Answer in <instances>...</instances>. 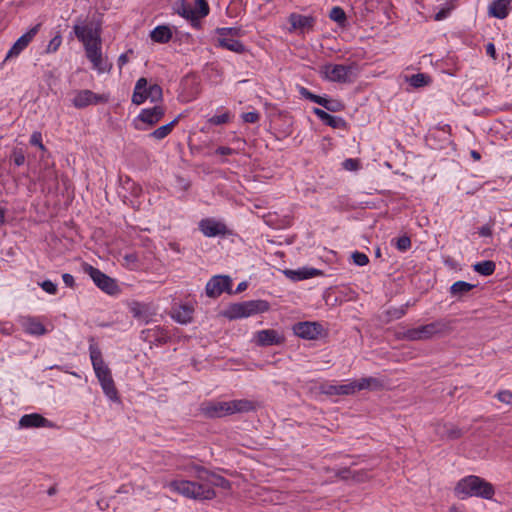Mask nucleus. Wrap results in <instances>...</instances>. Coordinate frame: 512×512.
<instances>
[{
  "label": "nucleus",
  "instance_id": "2eb2a0df",
  "mask_svg": "<svg viewBox=\"0 0 512 512\" xmlns=\"http://www.w3.org/2000/svg\"><path fill=\"white\" fill-rule=\"evenodd\" d=\"M253 341L261 347L282 345L285 341L283 333L274 329L259 330L254 333Z\"/></svg>",
  "mask_w": 512,
  "mask_h": 512
},
{
  "label": "nucleus",
  "instance_id": "0e129e2a",
  "mask_svg": "<svg viewBox=\"0 0 512 512\" xmlns=\"http://www.w3.org/2000/svg\"><path fill=\"white\" fill-rule=\"evenodd\" d=\"M470 155L471 157L473 158L474 161H479L481 159V155L478 151L476 150H471L470 151Z\"/></svg>",
  "mask_w": 512,
  "mask_h": 512
},
{
  "label": "nucleus",
  "instance_id": "7ed1b4c3",
  "mask_svg": "<svg viewBox=\"0 0 512 512\" xmlns=\"http://www.w3.org/2000/svg\"><path fill=\"white\" fill-rule=\"evenodd\" d=\"M89 354L93 370L104 394L113 402L119 401L111 371L104 362L102 352L93 338L89 340Z\"/></svg>",
  "mask_w": 512,
  "mask_h": 512
},
{
  "label": "nucleus",
  "instance_id": "412c9836",
  "mask_svg": "<svg viewBox=\"0 0 512 512\" xmlns=\"http://www.w3.org/2000/svg\"><path fill=\"white\" fill-rule=\"evenodd\" d=\"M289 22L293 30H296L301 34H304L313 29L315 21L314 18L311 16L292 13L289 16Z\"/></svg>",
  "mask_w": 512,
  "mask_h": 512
},
{
  "label": "nucleus",
  "instance_id": "473e14b6",
  "mask_svg": "<svg viewBox=\"0 0 512 512\" xmlns=\"http://www.w3.org/2000/svg\"><path fill=\"white\" fill-rule=\"evenodd\" d=\"M430 82L429 76L424 73H417L409 78V84L414 88H420Z\"/></svg>",
  "mask_w": 512,
  "mask_h": 512
},
{
  "label": "nucleus",
  "instance_id": "864d4df0",
  "mask_svg": "<svg viewBox=\"0 0 512 512\" xmlns=\"http://www.w3.org/2000/svg\"><path fill=\"white\" fill-rule=\"evenodd\" d=\"M124 260L127 266L134 267L138 261L137 256L133 253L126 254Z\"/></svg>",
  "mask_w": 512,
  "mask_h": 512
},
{
  "label": "nucleus",
  "instance_id": "c85d7f7f",
  "mask_svg": "<svg viewBox=\"0 0 512 512\" xmlns=\"http://www.w3.org/2000/svg\"><path fill=\"white\" fill-rule=\"evenodd\" d=\"M178 123V118H175L170 123L165 124L163 126H160L159 128L155 129L152 133H150V137L155 140H162L165 137H167L175 127V125Z\"/></svg>",
  "mask_w": 512,
  "mask_h": 512
},
{
  "label": "nucleus",
  "instance_id": "4d7b16f0",
  "mask_svg": "<svg viewBox=\"0 0 512 512\" xmlns=\"http://www.w3.org/2000/svg\"><path fill=\"white\" fill-rule=\"evenodd\" d=\"M216 154L218 155H223V156H226V155H231L234 153V150L229 148V147H224V146H221V147H218L215 151Z\"/></svg>",
  "mask_w": 512,
  "mask_h": 512
},
{
  "label": "nucleus",
  "instance_id": "39448f33",
  "mask_svg": "<svg viewBox=\"0 0 512 512\" xmlns=\"http://www.w3.org/2000/svg\"><path fill=\"white\" fill-rule=\"evenodd\" d=\"M251 401L239 399L232 401H210L203 403L201 411L210 418H221L234 413L248 412L253 409Z\"/></svg>",
  "mask_w": 512,
  "mask_h": 512
},
{
  "label": "nucleus",
  "instance_id": "79ce46f5",
  "mask_svg": "<svg viewBox=\"0 0 512 512\" xmlns=\"http://www.w3.org/2000/svg\"><path fill=\"white\" fill-rule=\"evenodd\" d=\"M496 398L507 405L512 406V392L510 390H502L496 394Z\"/></svg>",
  "mask_w": 512,
  "mask_h": 512
},
{
  "label": "nucleus",
  "instance_id": "c9c22d12",
  "mask_svg": "<svg viewBox=\"0 0 512 512\" xmlns=\"http://www.w3.org/2000/svg\"><path fill=\"white\" fill-rule=\"evenodd\" d=\"M444 428L445 431L442 435L448 439H457L463 434L462 430L454 425H450L448 427L445 426Z\"/></svg>",
  "mask_w": 512,
  "mask_h": 512
},
{
  "label": "nucleus",
  "instance_id": "052dcab7",
  "mask_svg": "<svg viewBox=\"0 0 512 512\" xmlns=\"http://www.w3.org/2000/svg\"><path fill=\"white\" fill-rule=\"evenodd\" d=\"M350 470L344 469L337 473V475L342 479H347L350 476Z\"/></svg>",
  "mask_w": 512,
  "mask_h": 512
},
{
  "label": "nucleus",
  "instance_id": "49530a36",
  "mask_svg": "<svg viewBox=\"0 0 512 512\" xmlns=\"http://www.w3.org/2000/svg\"><path fill=\"white\" fill-rule=\"evenodd\" d=\"M12 158L17 166H22L25 163V155L21 149H14L12 152Z\"/></svg>",
  "mask_w": 512,
  "mask_h": 512
},
{
  "label": "nucleus",
  "instance_id": "9d476101",
  "mask_svg": "<svg viewBox=\"0 0 512 512\" xmlns=\"http://www.w3.org/2000/svg\"><path fill=\"white\" fill-rule=\"evenodd\" d=\"M163 92L162 88L158 84L148 85L146 78L141 77L136 81L133 94L132 103L135 105H141L146 100L151 102H158L162 100Z\"/></svg>",
  "mask_w": 512,
  "mask_h": 512
},
{
  "label": "nucleus",
  "instance_id": "ddd939ff",
  "mask_svg": "<svg viewBox=\"0 0 512 512\" xmlns=\"http://www.w3.org/2000/svg\"><path fill=\"white\" fill-rule=\"evenodd\" d=\"M108 101L109 95L107 94H97L89 89H82L74 92L72 105L77 109H83L90 105L104 104Z\"/></svg>",
  "mask_w": 512,
  "mask_h": 512
},
{
  "label": "nucleus",
  "instance_id": "774afa93",
  "mask_svg": "<svg viewBox=\"0 0 512 512\" xmlns=\"http://www.w3.org/2000/svg\"><path fill=\"white\" fill-rule=\"evenodd\" d=\"M54 493H55V489L54 488L49 489V491H48L49 495H53Z\"/></svg>",
  "mask_w": 512,
  "mask_h": 512
},
{
  "label": "nucleus",
  "instance_id": "4be33fe9",
  "mask_svg": "<svg viewBox=\"0 0 512 512\" xmlns=\"http://www.w3.org/2000/svg\"><path fill=\"white\" fill-rule=\"evenodd\" d=\"M19 428H38V427H50L51 423L49 420L44 418L38 413H31L23 415L19 422Z\"/></svg>",
  "mask_w": 512,
  "mask_h": 512
},
{
  "label": "nucleus",
  "instance_id": "dca6fc26",
  "mask_svg": "<svg viewBox=\"0 0 512 512\" xmlns=\"http://www.w3.org/2000/svg\"><path fill=\"white\" fill-rule=\"evenodd\" d=\"M199 230L206 237L225 236L229 230L226 224L215 218L202 219L198 224Z\"/></svg>",
  "mask_w": 512,
  "mask_h": 512
},
{
  "label": "nucleus",
  "instance_id": "5701e85b",
  "mask_svg": "<svg viewBox=\"0 0 512 512\" xmlns=\"http://www.w3.org/2000/svg\"><path fill=\"white\" fill-rule=\"evenodd\" d=\"M511 11V0H494L488 6L490 16L505 19Z\"/></svg>",
  "mask_w": 512,
  "mask_h": 512
},
{
  "label": "nucleus",
  "instance_id": "58836bf2",
  "mask_svg": "<svg viewBox=\"0 0 512 512\" xmlns=\"http://www.w3.org/2000/svg\"><path fill=\"white\" fill-rule=\"evenodd\" d=\"M302 95L305 96L310 101L317 103L323 107L325 106V104H327V98L321 97L319 95H315V94L309 92L305 88L302 89Z\"/></svg>",
  "mask_w": 512,
  "mask_h": 512
},
{
  "label": "nucleus",
  "instance_id": "20e7f679",
  "mask_svg": "<svg viewBox=\"0 0 512 512\" xmlns=\"http://www.w3.org/2000/svg\"><path fill=\"white\" fill-rule=\"evenodd\" d=\"M454 495L461 500L478 497L492 500L495 495L494 486L476 475H468L461 478L454 487Z\"/></svg>",
  "mask_w": 512,
  "mask_h": 512
},
{
  "label": "nucleus",
  "instance_id": "6e6552de",
  "mask_svg": "<svg viewBox=\"0 0 512 512\" xmlns=\"http://www.w3.org/2000/svg\"><path fill=\"white\" fill-rule=\"evenodd\" d=\"M322 77L335 83H352L358 75V66L355 63L349 65L326 63L321 66Z\"/></svg>",
  "mask_w": 512,
  "mask_h": 512
},
{
  "label": "nucleus",
  "instance_id": "c756f323",
  "mask_svg": "<svg viewBox=\"0 0 512 512\" xmlns=\"http://www.w3.org/2000/svg\"><path fill=\"white\" fill-rule=\"evenodd\" d=\"M214 32L216 36H230L237 39L244 37L246 34L242 27H218Z\"/></svg>",
  "mask_w": 512,
  "mask_h": 512
},
{
  "label": "nucleus",
  "instance_id": "b1692460",
  "mask_svg": "<svg viewBox=\"0 0 512 512\" xmlns=\"http://www.w3.org/2000/svg\"><path fill=\"white\" fill-rule=\"evenodd\" d=\"M284 274L292 281H301L318 275L319 271L314 268H299L296 270L287 269L284 271Z\"/></svg>",
  "mask_w": 512,
  "mask_h": 512
},
{
  "label": "nucleus",
  "instance_id": "8fccbe9b",
  "mask_svg": "<svg viewBox=\"0 0 512 512\" xmlns=\"http://www.w3.org/2000/svg\"><path fill=\"white\" fill-rule=\"evenodd\" d=\"M324 108L328 111L337 112L342 110L343 105L337 100L327 99V104H325Z\"/></svg>",
  "mask_w": 512,
  "mask_h": 512
},
{
  "label": "nucleus",
  "instance_id": "a19ab883",
  "mask_svg": "<svg viewBox=\"0 0 512 512\" xmlns=\"http://www.w3.org/2000/svg\"><path fill=\"white\" fill-rule=\"evenodd\" d=\"M30 144L37 146L40 150L45 151L46 148L42 143V134L39 131H34L30 137Z\"/></svg>",
  "mask_w": 512,
  "mask_h": 512
},
{
  "label": "nucleus",
  "instance_id": "bf43d9fd",
  "mask_svg": "<svg viewBox=\"0 0 512 512\" xmlns=\"http://www.w3.org/2000/svg\"><path fill=\"white\" fill-rule=\"evenodd\" d=\"M129 62V57L126 53L121 54L118 57V67L119 69H122L124 65H126Z\"/></svg>",
  "mask_w": 512,
  "mask_h": 512
},
{
  "label": "nucleus",
  "instance_id": "de8ad7c7",
  "mask_svg": "<svg viewBox=\"0 0 512 512\" xmlns=\"http://www.w3.org/2000/svg\"><path fill=\"white\" fill-rule=\"evenodd\" d=\"M452 10V6L451 5H446L445 7L441 8L434 16V19L436 21H441V20H444L445 18L448 17V15L450 14Z\"/></svg>",
  "mask_w": 512,
  "mask_h": 512
},
{
  "label": "nucleus",
  "instance_id": "e2e57ef3",
  "mask_svg": "<svg viewBox=\"0 0 512 512\" xmlns=\"http://www.w3.org/2000/svg\"><path fill=\"white\" fill-rule=\"evenodd\" d=\"M449 512H466L464 510L463 507L461 506H457V505H452L450 508H449Z\"/></svg>",
  "mask_w": 512,
  "mask_h": 512
},
{
  "label": "nucleus",
  "instance_id": "f8f14e48",
  "mask_svg": "<svg viewBox=\"0 0 512 512\" xmlns=\"http://www.w3.org/2000/svg\"><path fill=\"white\" fill-rule=\"evenodd\" d=\"M165 115V108L156 105L152 108L142 109L135 118V128L137 130H147L156 125Z\"/></svg>",
  "mask_w": 512,
  "mask_h": 512
},
{
  "label": "nucleus",
  "instance_id": "ea45409f",
  "mask_svg": "<svg viewBox=\"0 0 512 512\" xmlns=\"http://www.w3.org/2000/svg\"><path fill=\"white\" fill-rule=\"evenodd\" d=\"M410 247H411V240L408 236H402L396 240V248L399 251L405 252L408 249H410Z\"/></svg>",
  "mask_w": 512,
  "mask_h": 512
},
{
  "label": "nucleus",
  "instance_id": "680f3d73",
  "mask_svg": "<svg viewBox=\"0 0 512 512\" xmlns=\"http://www.w3.org/2000/svg\"><path fill=\"white\" fill-rule=\"evenodd\" d=\"M247 286H248V284H247V282H245V281H243V282L239 283V284H238V286H237V288H236L235 293H240V292H242V291L246 290Z\"/></svg>",
  "mask_w": 512,
  "mask_h": 512
},
{
  "label": "nucleus",
  "instance_id": "393cba45",
  "mask_svg": "<svg viewBox=\"0 0 512 512\" xmlns=\"http://www.w3.org/2000/svg\"><path fill=\"white\" fill-rule=\"evenodd\" d=\"M173 36L171 28L167 25H158L150 32V38L156 43H168Z\"/></svg>",
  "mask_w": 512,
  "mask_h": 512
},
{
  "label": "nucleus",
  "instance_id": "bb28decb",
  "mask_svg": "<svg viewBox=\"0 0 512 512\" xmlns=\"http://www.w3.org/2000/svg\"><path fill=\"white\" fill-rule=\"evenodd\" d=\"M313 113L322 120L325 124L333 127L338 128L341 124L344 123L343 119L340 117L332 116L326 111L320 109V108H314Z\"/></svg>",
  "mask_w": 512,
  "mask_h": 512
},
{
  "label": "nucleus",
  "instance_id": "a878e982",
  "mask_svg": "<svg viewBox=\"0 0 512 512\" xmlns=\"http://www.w3.org/2000/svg\"><path fill=\"white\" fill-rule=\"evenodd\" d=\"M194 308L185 304L175 308L172 312V318L180 324H187L192 321Z\"/></svg>",
  "mask_w": 512,
  "mask_h": 512
},
{
  "label": "nucleus",
  "instance_id": "2f4dec72",
  "mask_svg": "<svg viewBox=\"0 0 512 512\" xmlns=\"http://www.w3.org/2000/svg\"><path fill=\"white\" fill-rule=\"evenodd\" d=\"M474 285L465 282V281H457L450 287V293L453 296H463L464 294L468 293Z\"/></svg>",
  "mask_w": 512,
  "mask_h": 512
},
{
  "label": "nucleus",
  "instance_id": "72a5a7b5",
  "mask_svg": "<svg viewBox=\"0 0 512 512\" xmlns=\"http://www.w3.org/2000/svg\"><path fill=\"white\" fill-rule=\"evenodd\" d=\"M178 13L185 17L186 19H191V20H194V19H198L200 18L198 15H197V12L196 10L194 9L193 6H191L190 4H186L185 2H183L180 7L178 8Z\"/></svg>",
  "mask_w": 512,
  "mask_h": 512
},
{
  "label": "nucleus",
  "instance_id": "f3484780",
  "mask_svg": "<svg viewBox=\"0 0 512 512\" xmlns=\"http://www.w3.org/2000/svg\"><path fill=\"white\" fill-rule=\"evenodd\" d=\"M40 29V24H36L30 28L26 33L21 35L16 42L12 45L6 54L5 60L17 57L21 52L31 43Z\"/></svg>",
  "mask_w": 512,
  "mask_h": 512
},
{
  "label": "nucleus",
  "instance_id": "4c0bfd02",
  "mask_svg": "<svg viewBox=\"0 0 512 512\" xmlns=\"http://www.w3.org/2000/svg\"><path fill=\"white\" fill-rule=\"evenodd\" d=\"M61 44H62V37L60 35H56L49 41V43L45 49V53H47V54L55 53L59 49Z\"/></svg>",
  "mask_w": 512,
  "mask_h": 512
},
{
  "label": "nucleus",
  "instance_id": "aec40b11",
  "mask_svg": "<svg viewBox=\"0 0 512 512\" xmlns=\"http://www.w3.org/2000/svg\"><path fill=\"white\" fill-rule=\"evenodd\" d=\"M215 41L216 47L229 50L236 54H243L246 52L245 45L237 38L230 36H216Z\"/></svg>",
  "mask_w": 512,
  "mask_h": 512
},
{
  "label": "nucleus",
  "instance_id": "c03bdc74",
  "mask_svg": "<svg viewBox=\"0 0 512 512\" xmlns=\"http://www.w3.org/2000/svg\"><path fill=\"white\" fill-rule=\"evenodd\" d=\"M330 18L336 22L345 20V13L340 7H333L330 12Z\"/></svg>",
  "mask_w": 512,
  "mask_h": 512
},
{
  "label": "nucleus",
  "instance_id": "7c9ffc66",
  "mask_svg": "<svg viewBox=\"0 0 512 512\" xmlns=\"http://www.w3.org/2000/svg\"><path fill=\"white\" fill-rule=\"evenodd\" d=\"M473 268L477 273L483 276H489L494 273L496 265L493 261L486 260L476 263Z\"/></svg>",
  "mask_w": 512,
  "mask_h": 512
},
{
  "label": "nucleus",
  "instance_id": "423d86ee",
  "mask_svg": "<svg viewBox=\"0 0 512 512\" xmlns=\"http://www.w3.org/2000/svg\"><path fill=\"white\" fill-rule=\"evenodd\" d=\"M381 386L377 378L363 377L343 384L328 385L324 388V392L328 395H353L361 390H376Z\"/></svg>",
  "mask_w": 512,
  "mask_h": 512
},
{
  "label": "nucleus",
  "instance_id": "4468645a",
  "mask_svg": "<svg viewBox=\"0 0 512 512\" xmlns=\"http://www.w3.org/2000/svg\"><path fill=\"white\" fill-rule=\"evenodd\" d=\"M232 281L230 277L224 275L213 276L206 284L205 290L209 297L216 298L223 292H231Z\"/></svg>",
  "mask_w": 512,
  "mask_h": 512
},
{
  "label": "nucleus",
  "instance_id": "cd10ccee",
  "mask_svg": "<svg viewBox=\"0 0 512 512\" xmlns=\"http://www.w3.org/2000/svg\"><path fill=\"white\" fill-rule=\"evenodd\" d=\"M142 337L145 340L154 338L158 342H166L169 336L163 328L156 326L154 328L142 331Z\"/></svg>",
  "mask_w": 512,
  "mask_h": 512
},
{
  "label": "nucleus",
  "instance_id": "9b49d317",
  "mask_svg": "<svg viewBox=\"0 0 512 512\" xmlns=\"http://www.w3.org/2000/svg\"><path fill=\"white\" fill-rule=\"evenodd\" d=\"M84 271L90 276L94 284L101 289L103 292L109 295H116L120 293V288L115 279L104 274L99 269L86 265Z\"/></svg>",
  "mask_w": 512,
  "mask_h": 512
},
{
  "label": "nucleus",
  "instance_id": "37998d69",
  "mask_svg": "<svg viewBox=\"0 0 512 512\" xmlns=\"http://www.w3.org/2000/svg\"><path fill=\"white\" fill-rule=\"evenodd\" d=\"M352 259H353V262L358 266H365L369 262L368 256L366 254H364L362 252H358V251H356L352 254Z\"/></svg>",
  "mask_w": 512,
  "mask_h": 512
},
{
  "label": "nucleus",
  "instance_id": "6ab92c4d",
  "mask_svg": "<svg viewBox=\"0 0 512 512\" xmlns=\"http://www.w3.org/2000/svg\"><path fill=\"white\" fill-rule=\"evenodd\" d=\"M322 331V325L317 322H299L293 326L294 334L307 340L317 339Z\"/></svg>",
  "mask_w": 512,
  "mask_h": 512
},
{
  "label": "nucleus",
  "instance_id": "f704fd0d",
  "mask_svg": "<svg viewBox=\"0 0 512 512\" xmlns=\"http://www.w3.org/2000/svg\"><path fill=\"white\" fill-rule=\"evenodd\" d=\"M232 118V114L228 110H224L221 114H216L209 118L208 122L212 125H222L228 123Z\"/></svg>",
  "mask_w": 512,
  "mask_h": 512
},
{
  "label": "nucleus",
  "instance_id": "a211bd4d",
  "mask_svg": "<svg viewBox=\"0 0 512 512\" xmlns=\"http://www.w3.org/2000/svg\"><path fill=\"white\" fill-rule=\"evenodd\" d=\"M17 322L25 333L32 336H42L48 332L40 317L19 316Z\"/></svg>",
  "mask_w": 512,
  "mask_h": 512
},
{
  "label": "nucleus",
  "instance_id": "6e6d98bb",
  "mask_svg": "<svg viewBox=\"0 0 512 512\" xmlns=\"http://www.w3.org/2000/svg\"><path fill=\"white\" fill-rule=\"evenodd\" d=\"M478 233L482 237H489L492 235V229L489 225H484L479 228Z\"/></svg>",
  "mask_w": 512,
  "mask_h": 512
},
{
  "label": "nucleus",
  "instance_id": "f03ea898",
  "mask_svg": "<svg viewBox=\"0 0 512 512\" xmlns=\"http://www.w3.org/2000/svg\"><path fill=\"white\" fill-rule=\"evenodd\" d=\"M73 32L77 39L82 42L86 57L92 63V68L99 74L109 72L111 65L102 55V41L100 30L84 20L77 19Z\"/></svg>",
  "mask_w": 512,
  "mask_h": 512
},
{
  "label": "nucleus",
  "instance_id": "3c124183",
  "mask_svg": "<svg viewBox=\"0 0 512 512\" xmlns=\"http://www.w3.org/2000/svg\"><path fill=\"white\" fill-rule=\"evenodd\" d=\"M343 168L347 171H355L359 167V163L356 159L348 158L342 163Z\"/></svg>",
  "mask_w": 512,
  "mask_h": 512
},
{
  "label": "nucleus",
  "instance_id": "e433bc0d",
  "mask_svg": "<svg viewBox=\"0 0 512 512\" xmlns=\"http://www.w3.org/2000/svg\"><path fill=\"white\" fill-rule=\"evenodd\" d=\"M194 9L200 18H203L209 13V5L206 0H196Z\"/></svg>",
  "mask_w": 512,
  "mask_h": 512
},
{
  "label": "nucleus",
  "instance_id": "69168bd1",
  "mask_svg": "<svg viewBox=\"0 0 512 512\" xmlns=\"http://www.w3.org/2000/svg\"><path fill=\"white\" fill-rule=\"evenodd\" d=\"M5 213L6 210L2 207H0V226L4 224L5 222Z\"/></svg>",
  "mask_w": 512,
  "mask_h": 512
},
{
  "label": "nucleus",
  "instance_id": "a18cd8bd",
  "mask_svg": "<svg viewBox=\"0 0 512 512\" xmlns=\"http://www.w3.org/2000/svg\"><path fill=\"white\" fill-rule=\"evenodd\" d=\"M41 288L50 295H55L57 293V285L50 280H45L40 283Z\"/></svg>",
  "mask_w": 512,
  "mask_h": 512
},
{
  "label": "nucleus",
  "instance_id": "0eeeda50",
  "mask_svg": "<svg viewBox=\"0 0 512 512\" xmlns=\"http://www.w3.org/2000/svg\"><path fill=\"white\" fill-rule=\"evenodd\" d=\"M269 308L265 300H249L229 305L223 315L229 320H235L267 312Z\"/></svg>",
  "mask_w": 512,
  "mask_h": 512
},
{
  "label": "nucleus",
  "instance_id": "13d9d810",
  "mask_svg": "<svg viewBox=\"0 0 512 512\" xmlns=\"http://www.w3.org/2000/svg\"><path fill=\"white\" fill-rule=\"evenodd\" d=\"M485 48H486L487 55H489L493 59H496V49H495L494 44L488 43Z\"/></svg>",
  "mask_w": 512,
  "mask_h": 512
},
{
  "label": "nucleus",
  "instance_id": "5fc2aeb1",
  "mask_svg": "<svg viewBox=\"0 0 512 512\" xmlns=\"http://www.w3.org/2000/svg\"><path fill=\"white\" fill-rule=\"evenodd\" d=\"M62 280L64 282V284L67 286V287H74L75 285V280H74V277L73 275L69 274V273H64L62 275Z\"/></svg>",
  "mask_w": 512,
  "mask_h": 512
},
{
  "label": "nucleus",
  "instance_id": "603ef678",
  "mask_svg": "<svg viewBox=\"0 0 512 512\" xmlns=\"http://www.w3.org/2000/svg\"><path fill=\"white\" fill-rule=\"evenodd\" d=\"M143 306L139 303H133L130 307V312L136 318H140L142 314Z\"/></svg>",
  "mask_w": 512,
  "mask_h": 512
},
{
  "label": "nucleus",
  "instance_id": "338daca9",
  "mask_svg": "<svg viewBox=\"0 0 512 512\" xmlns=\"http://www.w3.org/2000/svg\"><path fill=\"white\" fill-rule=\"evenodd\" d=\"M406 313L405 309L404 308H401V310L398 312V314L396 315L397 318H400L401 316H403L404 314Z\"/></svg>",
  "mask_w": 512,
  "mask_h": 512
},
{
  "label": "nucleus",
  "instance_id": "09e8293b",
  "mask_svg": "<svg viewBox=\"0 0 512 512\" xmlns=\"http://www.w3.org/2000/svg\"><path fill=\"white\" fill-rule=\"evenodd\" d=\"M260 118V115L256 111L246 112L242 114V119L246 123H256Z\"/></svg>",
  "mask_w": 512,
  "mask_h": 512
},
{
  "label": "nucleus",
  "instance_id": "1a4fd4ad",
  "mask_svg": "<svg viewBox=\"0 0 512 512\" xmlns=\"http://www.w3.org/2000/svg\"><path fill=\"white\" fill-rule=\"evenodd\" d=\"M449 328V323L447 321L439 319L429 324L408 329L404 332L403 337L409 341H424L444 334L449 330Z\"/></svg>",
  "mask_w": 512,
  "mask_h": 512
},
{
  "label": "nucleus",
  "instance_id": "f257e3e1",
  "mask_svg": "<svg viewBox=\"0 0 512 512\" xmlns=\"http://www.w3.org/2000/svg\"><path fill=\"white\" fill-rule=\"evenodd\" d=\"M191 470L194 481L174 480L169 483L170 489L186 498L203 501L216 497L215 487L225 490L231 487L227 479L202 466L194 465Z\"/></svg>",
  "mask_w": 512,
  "mask_h": 512
}]
</instances>
